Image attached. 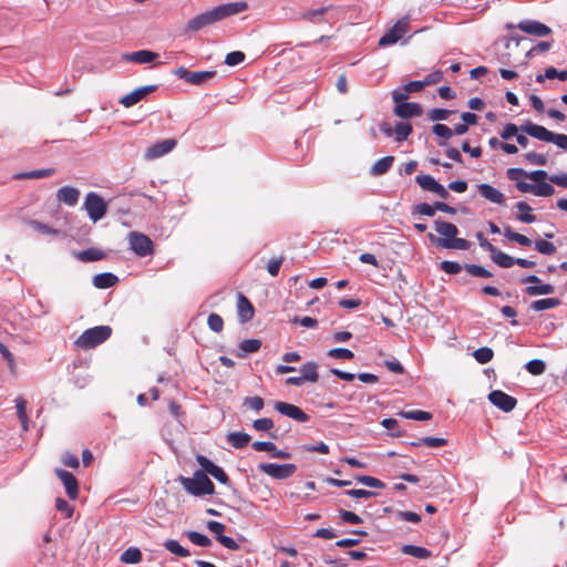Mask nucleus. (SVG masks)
I'll return each instance as SVG.
<instances>
[{"label":"nucleus","mask_w":567,"mask_h":567,"mask_svg":"<svg viewBox=\"0 0 567 567\" xmlns=\"http://www.w3.org/2000/svg\"><path fill=\"white\" fill-rule=\"evenodd\" d=\"M526 370L533 375H539L544 373L546 369V364L543 360L533 359L528 361L525 365Z\"/></svg>","instance_id":"nucleus-49"},{"label":"nucleus","mask_w":567,"mask_h":567,"mask_svg":"<svg viewBox=\"0 0 567 567\" xmlns=\"http://www.w3.org/2000/svg\"><path fill=\"white\" fill-rule=\"evenodd\" d=\"M123 58L130 62L146 64L153 62L157 58V54L148 50H140L136 52L126 53L123 55Z\"/></svg>","instance_id":"nucleus-24"},{"label":"nucleus","mask_w":567,"mask_h":567,"mask_svg":"<svg viewBox=\"0 0 567 567\" xmlns=\"http://www.w3.org/2000/svg\"><path fill=\"white\" fill-rule=\"evenodd\" d=\"M55 507L65 518H70L73 514V507L63 498H56Z\"/></svg>","instance_id":"nucleus-62"},{"label":"nucleus","mask_w":567,"mask_h":567,"mask_svg":"<svg viewBox=\"0 0 567 567\" xmlns=\"http://www.w3.org/2000/svg\"><path fill=\"white\" fill-rule=\"evenodd\" d=\"M410 30L409 17L398 20L379 40V47L386 48L399 42Z\"/></svg>","instance_id":"nucleus-6"},{"label":"nucleus","mask_w":567,"mask_h":567,"mask_svg":"<svg viewBox=\"0 0 567 567\" xmlns=\"http://www.w3.org/2000/svg\"><path fill=\"white\" fill-rule=\"evenodd\" d=\"M435 212H436L435 203L433 205H430L427 203H421L413 207L412 214L413 215L419 214V215L432 217L435 215Z\"/></svg>","instance_id":"nucleus-50"},{"label":"nucleus","mask_w":567,"mask_h":567,"mask_svg":"<svg viewBox=\"0 0 567 567\" xmlns=\"http://www.w3.org/2000/svg\"><path fill=\"white\" fill-rule=\"evenodd\" d=\"M488 400L493 405H495L496 408L504 412L513 411L517 404V400L514 396L501 390L492 391L488 394Z\"/></svg>","instance_id":"nucleus-11"},{"label":"nucleus","mask_w":567,"mask_h":567,"mask_svg":"<svg viewBox=\"0 0 567 567\" xmlns=\"http://www.w3.org/2000/svg\"><path fill=\"white\" fill-rule=\"evenodd\" d=\"M536 185L529 183H517V189L522 193H530L535 196L548 197L554 195L555 188L551 184L546 183L545 179L542 182H535Z\"/></svg>","instance_id":"nucleus-13"},{"label":"nucleus","mask_w":567,"mask_h":567,"mask_svg":"<svg viewBox=\"0 0 567 567\" xmlns=\"http://www.w3.org/2000/svg\"><path fill=\"white\" fill-rule=\"evenodd\" d=\"M237 311L243 323L250 321L255 315L254 306L243 293H238L237 296Z\"/></svg>","instance_id":"nucleus-22"},{"label":"nucleus","mask_w":567,"mask_h":567,"mask_svg":"<svg viewBox=\"0 0 567 567\" xmlns=\"http://www.w3.org/2000/svg\"><path fill=\"white\" fill-rule=\"evenodd\" d=\"M394 157L393 156H384L378 159L371 167L370 174L372 176H381L385 174L391 166L393 165Z\"/></svg>","instance_id":"nucleus-27"},{"label":"nucleus","mask_w":567,"mask_h":567,"mask_svg":"<svg viewBox=\"0 0 567 567\" xmlns=\"http://www.w3.org/2000/svg\"><path fill=\"white\" fill-rule=\"evenodd\" d=\"M55 475L61 480L68 496L75 499L79 495V483L75 476L65 470L55 468Z\"/></svg>","instance_id":"nucleus-15"},{"label":"nucleus","mask_w":567,"mask_h":567,"mask_svg":"<svg viewBox=\"0 0 567 567\" xmlns=\"http://www.w3.org/2000/svg\"><path fill=\"white\" fill-rule=\"evenodd\" d=\"M477 190L482 197H484L486 200H488L493 204H497V205L505 204L504 194L489 184H485V183L478 184Z\"/></svg>","instance_id":"nucleus-21"},{"label":"nucleus","mask_w":567,"mask_h":567,"mask_svg":"<svg viewBox=\"0 0 567 567\" xmlns=\"http://www.w3.org/2000/svg\"><path fill=\"white\" fill-rule=\"evenodd\" d=\"M517 28L527 34L536 37H546L551 33L549 27L536 20H523L517 24Z\"/></svg>","instance_id":"nucleus-18"},{"label":"nucleus","mask_w":567,"mask_h":567,"mask_svg":"<svg viewBox=\"0 0 567 567\" xmlns=\"http://www.w3.org/2000/svg\"><path fill=\"white\" fill-rule=\"evenodd\" d=\"M245 60V54L241 51H233L226 55L225 63L229 66L240 64Z\"/></svg>","instance_id":"nucleus-60"},{"label":"nucleus","mask_w":567,"mask_h":567,"mask_svg":"<svg viewBox=\"0 0 567 567\" xmlns=\"http://www.w3.org/2000/svg\"><path fill=\"white\" fill-rule=\"evenodd\" d=\"M54 174L53 168H42V169H34L30 172L19 173L16 174L13 177L14 179H40L45 178Z\"/></svg>","instance_id":"nucleus-29"},{"label":"nucleus","mask_w":567,"mask_h":567,"mask_svg":"<svg viewBox=\"0 0 567 567\" xmlns=\"http://www.w3.org/2000/svg\"><path fill=\"white\" fill-rule=\"evenodd\" d=\"M73 256L82 262H92L103 259L105 255L97 248H87L82 251H74Z\"/></svg>","instance_id":"nucleus-26"},{"label":"nucleus","mask_w":567,"mask_h":567,"mask_svg":"<svg viewBox=\"0 0 567 567\" xmlns=\"http://www.w3.org/2000/svg\"><path fill=\"white\" fill-rule=\"evenodd\" d=\"M197 463L200 465V467L205 471L206 475H212L215 480H217L219 483L224 485H228L230 483L228 475L225 473V471L213 463L209 458H207L204 455H197L196 456Z\"/></svg>","instance_id":"nucleus-10"},{"label":"nucleus","mask_w":567,"mask_h":567,"mask_svg":"<svg viewBox=\"0 0 567 567\" xmlns=\"http://www.w3.org/2000/svg\"><path fill=\"white\" fill-rule=\"evenodd\" d=\"M494 352L488 347H482L474 351L473 357L475 360L481 363L485 364L488 363L493 359Z\"/></svg>","instance_id":"nucleus-47"},{"label":"nucleus","mask_w":567,"mask_h":567,"mask_svg":"<svg viewBox=\"0 0 567 567\" xmlns=\"http://www.w3.org/2000/svg\"><path fill=\"white\" fill-rule=\"evenodd\" d=\"M415 182L419 184V186L427 192H433L435 185L437 182L432 177L431 175H417L415 177Z\"/></svg>","instance_id":"nucleus-48"},{"label":"nucleus","mask_w":567,"mask_h":567,"mask_svg":"<svg viewBox=\"0 0 567 567\" xmlns=\"http://www.w3.org/2000/svg\"><path fill=\"white\" fill-rule=\"evenodd\" d=\"M227 442L235 449H243L250 442V435L244 432H230Z\"/></svg>","instance_id":"nucleus-32"},{"label":"nucleus","mask_w":567,"mask_h":567,"mask_svg":"<svg viewBox=\"0 0 567 567\" xmlns=\"http://www.w3.org/2000/svg\"><path fill=\"white\" fill-rule=\"evenodd\" d=\"M207 324L214 332H220L224 328L223 318L217 313H210L208 316Z\"/></svg>","instance_id":"nucleus-55"},{"label":"nucleus","mask_w":567,"mask_h":567,"mask_svg":"<svg viewBox=\"0 0 567 567\" xmlns=\"http://www.w3.org/2000/svg\"><path fill=\"white\" fill-rule=\"evenodd\" d=\"M491 259L498 265L502 268H511L515 265V258L498 250L495 249V252H493L491 256Z\"/></svg>","instance_id":"nucleus-33"},{"label":"nucleus","mask_w":567,"mask_h":567,"mask_svg":"<svg viewBox=\"0 0 567 567\" xmlns=\"http://www.w3.org/2000/svg\"><path fill=\"white\" fill-rule=\"evenodd\" d=\"M112 334V329L109 326H96L86 329L75 341L74 346L79 349L89 350L93 349L104 341H106Z\"/></svg>","instance_id":"nucleus-4"},{"label":"nucleus","mask_w":567,"mask_h":567,"mask_svg":"<svg viewBox=\"0 0 567 567\" xmlns=\"http://www.w3.org/2000/svg\"><path fill=\"white\" fill-rule=\"evenodd\" d=\"M506 174H507V177L511 181L516 182V184L525 183L524 181H522V178H525V177L530 178L533 182H542L543 179H546L548 177L547 172L543 171V169H537V171L527 173L523 168H508Z\"/></svg>","instance_id":"nucleus-14"},{"label":"nucleus","mask_w":567,"mask_h":567,"mask_svg":"<svg viewBox=\"0 0 567 567\" xmlns=\"http://www.w3.org/2000/svg\"><path fill=\"white\" fill-rule=\"evenodd\" d=\"M80 198V190L72 186H63L56 192V199L68 206H75Z\"/></svg>","instance_id":"nucleus-23"},{"label":"nucleus","mask_w":567,"mask_h":567,"mask_svg":"<svg viewBox=\"0 0 567 567\" xmlns=\"http://www.w3.org/2000/svg\"><path fill=\"white\" fill-rule=\"evenodd\" d=\"M453 113L451 110L445 109H432L427 113V117L431 121H445Z\"/></svg>","instance_id":"nucleus-53"},{"label":"nucleus","mask_w":567,"mask_h":567,"mask_svg":"<svg viewBox=\"0 0 567 567\" xmlns=\"http://www.w3.org/2000/svg\"><path fill=\"white\" fill-rule=\"evenodd\" d=\"M546 79L554 80L558 79L560 81L567 80V70H557L554 66H549L545 70L544 74H538L536 76V82L543 83Z\"/></svg>","instance_id":"nucleus-30"},{"label":"nucleus","mask_w":567,"mask_h":567,"mask_svg":"<svg viewBox=\"0 0 567 567\" xmlns=\"http://www.w3.org/2000/svg\"><path fill=\"white\" fill-rule=\"evenodd\" d=\"M404 419L415 420V421H429L432 419V414L430 412L413 410V411H401L399 413Z\"/></svg>","instance_id":"nucleus-44"},{"label":"nucleus","mask_w":567,"mask_h":567,"mask_svg":"<svg viewBox=\"0 0 567 567\" xmlns=\"http://www.w3.org/2000/svg\"><path fill=\"white\" fill-rule=\"evenodd\" d=\"M560 305V300L557 298H546L535 300L529 305V308L534 311H544L547 309H551L558 307Z\"/></svg>","instance_id":"nucleus-35"},{"label":"nucleus","mask_w":567,"mask_h":567,"mask_svg":"<svg viewBox=\"0 0 567 567\" xmlns=\"http://www.w3.org/2000/svg\"><path fill=\"white\" fill-rule=\"evenodd\" d=\"M121 563L138 564L142 560V553L137 547H130L121 554Z\"/></svg>","instance_id":"nucleus-36"},{"label":"nucleus","mask_w":567,"mask_h":567,"mask_svg":"<svg viewBox=\"0 0 567 567\" xmlns=\"http://www.w3.org/2000/svg\"><path fill=\"white\" fill-rule=\"evenodd\" d=\"M355 480L357 482L373 488H383L385 486V484L382 481L373 476L358 475L355 476Z\"/></svg>","instance_id":"nucleus-51"},{"label":"nucleus","mask_w":567,"mask_h":567,"mask_svg":"<svg viewBox=\"0 0 567 567\" xmlns=\"http://www.w3.org/2000/svg\"><path fill=\"white\" fill-rule=\"evenodd\" d=\"M411 133H412L411 124L405 123V122L396 123V125L394 127V135H395L396 142L405 141Z\"/></svg>","instance_id":"nucleus-43"},{"label":"nucleus","mask_w":567,"mask_h":567,"mask_svg":"<svg viewBox=\"0 0 567 567\" xmlns=\"http://www.w3.org/2000/svg\"><path fill=\"white\" fill-rule=\"evenodd\" d=\"M413 446H427V447H441L447 444V441L443 437H421L416 442L411 443Z\"/></svg>","instance_id":"nucleus-41"},{"label":"nucleus","mask_w":567,"mask_h":567,"mask_svg":"<svg viewBox=\"0 0 567 567\" xmlns=\"http://www.w3.org/2000/svg\"><path fill=\"white\" fill-rule=\"evenodd\" d=\"M261 347V341L258 339H247L239 343V350L238 353L239 357H244L247 353H254L257 352Z\"/></svg>","instance_id":"nucleus-38"},{"label":"nucleus","mask_w":567,"mask_h":567,"mask_svg":"<svg viewBox=\"0 0 567 567\" xmlns=\"http://www.w3.org/2000/svg\"><path fill=\"white\" fill-rule=\"evenodd\" d=\"M440 269L449 275H457L463 267L456 261L444 260L440 264Z\"/></svg>","instance_id":"nucleus-56"},{"label":"nucleus","mask_w":567,"mask_h":567,"mask_svg":"<svg viewBox=\"0 0 567 567\" xmlns=\"http://www.w3.org/2000/svg\"><path fill=\"white\" fill-rule=\"evenodd\" d=\"M394 114L401 118H411L413 116H421L423 109L419 103L403 102L395 105Z\"/></svg>","instance_id":"nucleus-19"},{"label":"nucleus","mask_w":567,"mask_h":567,"mask_svg":"<svg viewBox=\"0 0 567 567\" xmlns=\"http://www.w3.org/2000/svg\"><path fill=\"white\" fill-rule=\"evenodd\" d=\"M185 535L187 536V538L195 545L197 546H200V547H209L212 545V540L209 537H207L206 535L204 534H200L198 532H195V530H188L185 533Z\"/></svg>","instance_id":"nucleus-42"},{"label":"nucleus","mask_w":567,"mask_h":567,"mask_svg":"<svg viewBox=\"0 0 567 567\" xmlns=\"http://www.w3.org/2000/svg\"><path fill=\"white\" fill-rule=\"evenodd\" d=\"M260 472L269 475L276 480H286L293 475L297 471V466L295 464H277V463H260L258 465Z\"/></svg>","instance_id":"nucleus-9"},{"label":"nucleus","mask_w":567,"mask_h":567,"mask_svg":"<svg viewBox=\"0 0 567 567\" xmlns=\"http://www.w3.org/2000/svg\"><path fill=\"white\" fill-rule=\"evenodd\" d=\"M62 463L68 466V467H72V468H78L79 467V458L75 454L71 453V452H64L62 454Z\"/></svg>","instance_id":"nucleus-64"},{"label":"nucleus","mask_w":567,"mask_h":567,"mask_svg":"<svg viewBox=\"0 0 567 567\" xmlns=\"http://www.w3.org/2000/svg\"><path fill=\"white\" fill-rule=\"evenodd\" d=\"M301 379L306 382H317L319 379L318 364L313 361L305 363L301 369Z\"/></svg>","instance_id":"nucleus-28"},{"label":"nucleus","mask_w":567,"mask_h":567,"mask_svg":"<svg viewBox=\"0 0 567 567\" xmlns=\"http://www.w3.org/2000/svg\"><path fill=\"white\" fill-rule=\"evenodd\" d=\"M555 291V287L550 284H542L535 286H528L525 289V292L528 296H542V295H550Z\"/></svg>","instance_id":"nucleus-40"},{"label":"nucleus","mask_w":567,"mask_h":567,"mask_svg":"<svg viewBox=\"0 0 567 567\" xmlns=\"http://www.w3.org/2000/svg\"><path fill=\"white\" fill-rule=\"evenodd\" d=\"M402 553L420 559H426L431 556V551L429 549L415 545H404L402 547Z\"/></svg>","instance_id":"nucleus-37"},{"label":"nucleus","mask_w":567,"mask_h":567,"mask_svg":"<svg viewBox=\"0 0 567 567\" xmlns=\"http://www.w3.org/2000/svg\"><path fill=\"white\" fill-rule=\"evenodd\" d=\"M156 89V85H146L135 89L134 91L121 97L120 104H122L124 107H132L142 101L147 94L154 92Z\"/></svg>","instance_id":"nucleus-17"},{"label":"nucleus","mask_w":567,"mask_h":567,"mask_svg":"<svg viewBox=\"0 0 567 567\" xmlns=\"http://www.w3.org/2000/svg\"><path fill=\"white\" fill-rule=\"evenodd\" d=\"M177 142L174 138H167L159 142H156L152 146H150L145 152V158L148 161L159 158L168 153H171Z\"/></svg>","instance_id":"nucleus-12"},{"label":"nucleus","mask_w":567,"mask_h":567,"mask_svg":"<svg viewBox=\"0 0 567 567\" xmlns=\"http://www.w3.org/2000/svg\"><path fill=\"white\" fill-rule=\"evenodd\" d=\"M520 131L523 133L528 134L529 136L537 138L543 142H550L551 140V131L547 130L546 127L534 124L532 122H528L520 126Z\"/></svg>","instance_id":"nucleus-20"},{"label":"nucleus","mask_w":567,"mask_h":567,"mask_svg":"<svg viewBox=\"0 0 567 567\" xmlns=\"http://www.w3.org/2000/svg\"><path fill=\"white\" fill-rule=\"evenodd\" d=\"M525 158L530 163L539 166H544L547 164V158L543 154H538L535 152H528L525 154Z\"/></svg>","instance_id":"nucleus-63"},{"label":"nucleus","mask_w":567,"mask_h":567,"mask_svg":"<svg viewBox=\"0 0 567 567\" xmlns=\"http://www.w3.org/2000/svg\"><path fill=\"white\" fill-rule=\"evenodd\" d=\"M434 227L443 238H439L432 233L427 234V238L437 247L458 250H467L470 248L471 243L468 240L456 237L458 229L454 224L437 219L434 221Z\"/></svg>","instance_id":"nucleus-2"},{"label":"nucleus","mask_w":567,"mask_h":567,"mask_svg":"<svg viewBox=\"0 0 567 567\" xmlns=\"http://www.w3.org/2000/svg\"><path fill=\"white\" fill-rule=\"evenodd\" d=\"M83 208L87 213L89 218L96 223L106 215L107 203L97 193L90 192L85 196Z\"/></svg>","instance_id":"nucleus-5"},{"label":"nucleus","mask_w":567,"mask_h":567,"mask_svg":"<svg viewBox=\"0 0 567 567\" xmlns=\"http://www.w3.org/2000/svg\"><path fill=\"white\" fill-rule=\"evenodd\" d=\"M174 74L192 85H203L215 78L216 71H189L181 66L174 71Z\"/></svg>","instance_id":"nucleus-8"},{"label":"nucleus","mask_w":567,"mask_h":567,"mask_svg":"<svg viewBox=\"0 0 567 567\" xmlns=\"http://www.w3.org/2000/svg\"><path fill=\"white\" fill-rule=\"evenodd\" d=\"M464 269L474 277L491 278L493 274L480 265L466 264Z\"/></svg>","instance_id":"nucleus-46"},{"label":"nucleus","mask_w":567,"mask_h":567,"mask_svg":"<svg viewBox=\"0 0 567 567\" xmlns=\"http://www.w3.org/2000/svg\"><path fill=\"white\" fill-rule=\"evenodd\" d=\"M246 2H230L217 6L212 10L205 11L190 19L186 24V31L197 32L205 27L212 25L221 21L230 16H235L247 10Z\"/></svg>","instance_id":"nucleus-1"},{"label":"nucleus","mask_w":567,"mask_h":567,"mask_svg":"<svg viewBox=\"0 0 567 567\" xmlns=\"http://www.w3.org/2000/svg\"><path fill=\"white\" fill-rule=\"evenodd\" d=\"M535 249L538 252H540L543 255H547V256L554 255L556 252L555 245L550 241L543 240V239L535 241Z\"/></svg>","instance_id":"nucleus-52"},{"label":"nucleus","mask_w":567,"mask_h":567,"mask_svg":"<svg viewBox=\"0 0 567 567\" xmlns=\"http://www.w3.org/2000/svg\"><path fill=\"white\" fill-rule=\"evenodd\" d=\"M515 207L520 214L517 215V219L522 223L532 224L536 220V216L530 214L532 207L525 202H518Z\"/></svg>","instance_id":"nucleus-34"},{"label":"nucleus","mask_w":567,"mask_h":567,"mask_svg":"<svg viewBox=\"0 0 567 567\" xmlns=\"http://www.w3.org/2000/svg\"><path fill=\"white\" fill-rule=\"evenodd\" d=\"M118 278L112 272H102L93 277V285L99 289H107L116 285Z\"/></svg>","instance_id":"nucleus-25"},{"label":"nucleus","mask_w":567,"mask_h":567,"mask_svg":"<svg viewBox=\"0 0 567 567\" xmlns=\"http://www.w3.org/2000/svg\"><path fill=\"white\" fill-rule=\"evenodd\" d=\"M275 409L280 414L286 415L300 423H305L309 420V415L307 413H305L300 408L291 403L276 402Z\"/></svg>","instance_id":"nucleus-16"},{"label":"nucleus","mask_w":567,"mask_h":567,"mask_svg":"<svg viewBox=\"0 0 567 567\" xmlns=\"http://www.w3.org/2000/svg\"><path fill=\"white\" fill-rule=\"evenodd\" d=\"M328 355L333 359H352L353 352L346 348H334L328 351Z\"/></svg>","instance_id":"nucleus-57"},{"label":"nucleus","mask_w":567,"mask_h":567,"mask_svg":"<svg viewBox=\"0 0 567 567\" xmlns=\"http://www.w3.org/2000/svg\"><path fill=\"white\" fill-rule=\"evenodd\" d=\"M252 427L259 432H267L274 427V422L268 417L258 419L254 421Z\"/></svg>","instance_id":"nucleus-59"},{"label":"nucleus","mask_w":567,"mask_h":567,"mask_svg":"<svg viewBox=\"0 0 567 567\" xmlns=\"http://www.w3.org/2000/svg\"><path fill=\"white\" fill-rule=\"evenodd\" d=\"M244 405L254 410L255 412H260L264 409V400L260 396H249L244 401Z\"/></svg>","instance_id":"nucleus-58"},{"label":"nucleus","mask_w":567,"mask_h":567,"mask_svg":"<svg viewBox=\"0 0 567 567\" xmlns=\"http://www.w3.org/2000/svg\"><path fill=\"white\" fill-rule=\"evenodd\" d=\"M164 547L172 554L178 557H188L190 551L187 548H184L177 540L167 539L164 543Z\"/></svg>","instance_id":"nucleus-39"},{"label":"nucleus","mask_w":567,"mask_h":567,"mask_svg":"<svg viewBox=\"0 0 567 567\" xmlns=\"http://www.w3.org/2000/svg\"><path fill=\"white\" fill-rule=\"evenodd\" d=\"M330 7H322L319 9L307 10L301 13L300 19L311 23H320L323 21L322 17L329 11Z\"/></svg>","instance_id":"nucleus-31"},{"label":"nucleus","mask_w":567,"mask_h":567,"mask_svg":"<svg viewBox=\"0 0 567 567\" xmlns=\"http://www.w3.org/2000/svg\"><path fill=\"white\" fill-rule=\"evenodd\" d=\"M130 248L138 256L146 257L154 252L151 238L138 231H131L127 236Z\"/></svg>","instance_id":"nucleus-7"},{"label":"nucleus","mask_w":567,"mask_h":567,"mask_svg":"<svg viewBox=\"0 0 567 567\" xmlns=\"http://www.w3.org/2000/svg\"><path fill=\"white\" fill-rule=\"evenodd\" d=\"M432 132L439 136V137H442L444 138L445 141L446 140H450L452 136H453V131L452 128H450L447 125L445 124H434L432 126Z\"/></svg>","instance_id":"nucleus-54"},{"label":"nucleus","mask_w":567,"mask_h":567,"mask_svg":"<svg viewBox=\"0 0 567 567\" xmlns=\"http://www.w3.org/2000/svg\"><path fill=\"white\" fill-rule=\"evenodd\" d=\"M339 515H340V518L344 523L354 524V525L362 523V518L359 515H357L355 513H352V512H349L346 509H340Z\"/></svg>","instance_id":"nucleus-61"},{"label":"nucleus","mask_w":567,"mask_h":567,"mask_svg":"<svg viewBox=\"0 0 567 567\" xmlns=\"http://www.w3.org/2000/svg\"><path fill=\"white\" fill-rule=\"evenodd\" d=\"M504 235L507 239L509 240H513V241H516L517 244L522 245V246H530L532 245V240L526 237L525 235H522V234H518V233H515L512 230L511 227H505L504 228Z\"/></svg>","instance_id":"nucleus-45"},{"label":"nucleus","mask_w":567,"mask_h":567,"mask_svg":"<svg viewBox=\"0 0 567 567\" xmlns=\"http://www.w3.org/2000/svg\"><path fill=\"white\" fill-rule=\"evenodd\" d=\"M177 481L193 496L213 495L215 493V485L203 468L195 471L192 477L179 475Z\"/></svg>","instance_id":"nucleus-3"}]
</instances>
